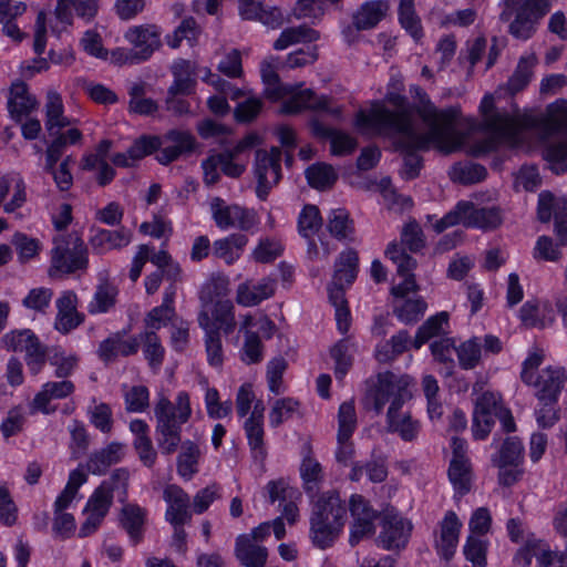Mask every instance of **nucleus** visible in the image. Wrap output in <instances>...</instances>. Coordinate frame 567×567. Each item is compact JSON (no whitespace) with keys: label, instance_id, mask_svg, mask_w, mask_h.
I'll use <instances>...</instances> for the list:
<instances>
[{"label":"nucleus","instance_id":"nucleus-24","mask_svg":"<svg viewBox=\"0 0 567 567\" xmlns=\"http://www.w3.org/2000/svg\"><path fill=\"white\" fill-rule=\"evenodd\" d=\"M310 127L315 136L330 138L331 153L337 156L351 154L357 148V141L349 134L324 126L319 120L312 118Z\"/></svg>","mask_w":567,"mask_h":567},{"label":"nucleus","instance_id":"nucleus-4","mask_svg":"<svg viewBox=\"0 0 567 567\" xmlns=\"http://www.w3.org/2000/svg\"><path fill=\"white\" fill-rule=\"evenodd\" d=\"M400 135L396 145L403 154L401 176L406 181L416 178L422 168V157L417 155V151H427L432 143L437 144L446 152H451L460 145V141L454 137V134L441 133L436 136L433 132L417 133L414 130L400 133Z\"/></svg>","mask_w":567,"mask_h":567},{"label":"nucleus","instance_id":"nucleus-63","mask_svg":"<svg viewBox=\"0 0 567 567\" xmlns=\"http://www.w3.org/2000/svg\"><path fill=\"white\" fill-rule=\"evenodd\" d=\"M456 353L462 368L473 369L481 359V344L477 342V338L463 342L456 349Z\"/></svg>","mask_w":567,"mask_h":567},{"label":"nucleus","instance_id":"nucleus-41","mask_svg":"<svg viewBox=\"0 0 567 567\" xmlns=\"http://www.w3.org/2000/svg\"><path fill=\"white\" fill-rule=\"evenodd\" d=\"M320 34L315 29L307 25H299L285 29L279 38L274 43L275 50H285L291 44L299 42H315L319 39Z\"/></svg>","mask_w":567,"mask_h":567},{"label":"nucleus","instance_id":"nucleus-33","mask_svg":"<svg viewBox=\"0 0 567 567\" xmlns=\"http://www.w3.org/2000/svg\"><path fill=\"white\" fill-rule=\"evenodd\" d=\"M123 444L112 442L106 447L90 455L86 463L87 471L94 475L105 474L110 466L121 461Z\"/></svg>","mask_w":567,"mask_h":567},{"label":"nucleus","instance_id":"nucleus-6","mask_svg":"<svg viewBox=\"0 0 567 567\" xmlns=\"http://www.w3.org/2000/svg\"><path fill=\"white\" fill-rule=\"evenodd\" d=\"M544 360L542 352H533L523 363L522 381L537 389L535 395L539 402H557L558 395L567 380L561 368H546L536 374Z\"/></svg>","mask_w":567,"mask_h":567},{"label":"nucleus","instance_id":"nucleus-2","mask_svg":"<svg viewBox=\"0 0 567 567\" xmlns=\"http://www.w3.org/2000/svg\"><path fill=\"white\" fill-rule=\"evenodd\" d=\"M385 99L395 111L389 110L382 102H373L369 111L360 110L357 113L355 125L361 131L384 135L414 131L413 110L406 97L389 92Z\"/></svg>","mask_w":567,"mask_h":567},{"label":"nucleus","instance_id":"nucleus-40","mask_svg":"<svg viewBox=\"0 0 567 567\" xmlns=\"http://www.w3.org/2000/svg\"><path fill=\"white\" fill-rule=\"evenodd\" d=\"M537 63L538 60L534 53L524 55L519 59L513 75L506 84V89L511 94H515L528 85L533 76V69Z\"/></svg>","mask_w":567,"mask_h":567},{"label":"nucleus","instance_id":"nucleus-17","mask_svg":"<svg viewBox=\"0 0 567 567\" xmlns=\"http://www.w3.org/2000/svg\"><path fill=\"white\" fill-rule=\"evenodd\" d=\"M502 406L493 392H484L477 398L473 413L472 432L475 440H484L491 433L494 424L493 416Z\"/></svg>","mask_w":567,"mask_h":567},{"label":"nucleus","instance_id":"nucleus-22","mask_svg":"<svg viewBox=\"0 0 567 567\" xmlns=\"http://www.w3.org/2000/svg\"><path fill=\"white\" fill-rule=\"evenodd\" d=\"M74 390V383L69 380L47 382L30 403V412L35 413L40 411L44 414H50L55 411V408L50 406V401L68 398Z\"/></svg>","mask_w":567,"mask_h":567},{"label":"nucleus","instance_id":"nucleus-3","mask_svg":"<svg viewBox=\"0 0 567 567\" xmlns=\"http://www.w3.org/2000/svg\"><path fill=\"white\" fill-rule=\"evenodd\" d=\"M346 517L347 507L339 493H322L315 503L310 517L312 543L321 549L332 546L344 526Z\"/></svg>","mask_w":567,"mask_h":567},{"label":"nucleus","instance_id":"nucleus-45","mask_svg":"<svg viewBox=\"0 0 567 567\" xmlns=\"http://www.w3.org/2000/svg\"><path fill=\"white\" fill-rule=\"evenodd\" d=\"M210 323L220 333L229 334L236 327L234 306L229 300H218L212 311Z\"/></svg>","mask_w":567,"mask_h":567},{"label":"nucleus","instance_id":"nucleus-26","mask_svg":"<svg viewBox=\"0 0 567 567\" xmlns=\"http://www.w3.org/2000/svg\"><path fill=\"white\" fill-rule=\"evenodd\" d=\"M199 327L205 331V346L208 363L212 367H220L224 361L220 333L210 323V316L206 309L198 315Z\"/></svg>","mask_w":567,"mask_h":567},{"label":"nucleus","instance_id":"nucleus-9","mask_svg":"<svg viewBox=\"0 0 567 567\" xmlns=\"http://www.w3.org/2000/svg\"><path fill=\"white\" fill-rule=\"evenodd\" d=\"M131 49L118 51L123 63L135 64L148 60L161 45V31L155 24L130 28L124 35Z\"/></svg>","mask_w":567,"mask_h":567},{"label":"nucleus","instance_id":"nucleus-56","mask_svg":"<svg viewBox=\"0 0 567 567\" xmlns=\"http://www.w3.org/2000/svg\"><path fill=\"white\" fill-rule=\"evenodd\" d=\"M238 205H226L224 199L219 197L213 198L210 210L213 219L220 229L235 227V217Z\"/></svg>","mask_w":567,"mask_h":567},{"label":"nucleus","instance_id":"nucleus-57","mask_svg":"<svg viewBox=\"0 0 567 567\" xmlns=\"http://www.w3.org/2000/svg\"><path fill=\"white\" fill-rule=\"evenodd\" d=\"M487 175L486 168L481 164H456L451 177L462 184H474L483 181Z\"/></svg>","mask_w":567,"mask_h":567},{"label":"nucleus","instance_id":"nucleus-28","mask_svg":"<svg viewBox=\"0 0 567 567\" xmlns=\"http://www.w3.org/2000/svg\"><path fill=\"white\" fill-rule=\"evenodd\" d=\"M131 238L132 233L123 227L116 230L97 229L90 238V245L97 254H104L127 246Z\"/></svg>","mask_w":567,"mask_h":567},{"label":"nucleus","instance_id":"nucleus-8","mask_svg":"<svg viewBox=\"0 0 567 567\" xmlns=\"http://www.w3.org/2000/svg\"><path fill=\"white\" fill-rule=\"evenodd\" d=\"M492 230L502 224L501 210L496 207H475L471 202H460L453 210L437 220L433 228L437 234L455 225Z\"/></svg>","mask_w":567,"mask_h":567},{"label":"nucleus","instance_id":"nucleus-37","mask_svg":"<svg viewBox=\"0 0 567 567\" xmlns=\"http://www.w3.org/2000/svg\"><path fill=\"white\" fill-rule=\"evenodd\" d=\"M70 8H73L80 18L91 20L97 12V2L96 0H58L55 14L61 22L71 23Z\"/></svg>","mask_w":567,"mask_h":567},{"label":"nucleus","instance_id":"nucleus-54","mask_svg":"<svg viewBox=\"0 0 567 567\" xmlns=\"http://www.w3.org/2000/svg\"><path fill=\"white\" fill-rule=\"evenodd\" d=\"M399 245L411 252H417L425 247V236L416 220H411L403 226Z\"/></svg>","mask_w":567,"mask_h":567},{"label":"nucleus","instance_id":"nucleus-47","mask_svg":"<svg viewBox=\"0 0 567 567\" xmlns=\"http://www.w3.org/2000/svg\"><path fill=\"white\" fill-rule=\"evenodd\" d=\"M449 477L454 489L463 496L471 489L472 468L470 461H451Z\"/></svg>","mask_w":567,"mask_h":567},{"label":"nucleus","instance_id":"nucleus-49","mask_svg":"<svg viewBox=\"0 0 567 567\" xmlns=\"http://www.w3.org/2000/svg\"><path fill=\"white\" fill-rule=\"evenodd\" d=\"M385 256L396 265L398 275L401 277L414 276L413 270L416 268V260L405 252L399 243L392 241L385 249Z\"/></svg>","mask_w":567,"mask_h":567},{"label":"nucleus","instance_id":"nucleus-46","mask_svg":"<svg viewBox=\"0 0 567 567\" xmlns=\"http://www.w3.org/2000/svg\"><path fill=\"white\" fill-rule=\"evenodd\" d=\"M115 488H117V485L102 482L89 498L85 512H93L105 516L112 505Z\"/></svg>","mask_w":567,"mask_h":567},{"label":"nucleus","instance_id":"nucleus-62","mask_svg":"<svg viewBox=\"0 0 567 567\" xmlns=\"http://www.w3.org/2000/svg\"><path fill=\"white\" fill-rule=\"evenodd\" d=\"M426 303L421 299H408L394 309L396 317L406 324L416 322L424 313Z\"/></svg>","mask_w":567,"mask_h":567},{"label":"nucleus","instance_id":"nucleus-39","mask_svg":"<svg viewBox=\"0 0 567 567\" xmlns=\"http://www.w3.org/2000/svg\"><path fill=\"white\" fill-rule=\"evenodd\" d=\"M359 257L355 250L348 249L341 252L334 264L332 281L334 285H351L358 274Z\"/></svg>","mask_w":567,"mask_h":567},{"label":"nucleus","instance_id":"nucleus-34","mask_svg":"<svg viewBox=\"0 0 567 567\" xmlns=\"http://www.w3.org/2000/svg\"><path fill=\"white\" fill-rule=\"evenodd\" d=\"M235 555L246 567H265L267 549L255 545L248 536L240 535L236 539Z\"/></svg>","mask_w":567,"mask_h":567},{"label":"nucleus","instance_id":"nucleus-55","mask_svg":"<svg viewBox=\"0 0 567 567\" xmlns=\"http://www.w3.org/2000/svg\"><path fill=\"white\" fill-rule=\"evenodd\" d=\"M337 439L350 440L357 427V414L353 401L343 402L338 412Z\"/></svg>","mask_w":567,"mask_h":567},{"label":"nucleus","instance_id":"nucleus-14","mask_svg":"<svg viewBox=\"0 0 567 567\" xmlns=\"http://www.w3.org/2000/svg\"><path fill=\"white\" fill-rule=\"evenodd\" d=\"M382 530L378 536V543L386 550L405 547L411 532L410 523L393 512H385L381 517Z\"/></svg>","mask_w":567,"mask_h":567},{"label":"nucleus","instance_id":"nucleus-51","mask_svg":"<svg viewBox=\"0 0 567 567\" xmlns=\"http://www.w3.org/2000/svg\"><path fill=\"white\" fill-rule=\"evenodd\" d=\"M244 429L254 457L264 461L267 455L264 442V421L246 420Z\"/></svg>","mask_w":567,"mask_h":567},{"label":"nucleus","instance_id":"nucleus-20","mask_svg":"<svg viewBox=\"0 0 567 567\" xmlns=\"http://www.w3.org/2000/svg\"><path fill=\"white\" fill-rule=\"evenodd\" d=\"M78 296L72 290L64 291L56 300L58 313L54 321V328L66 334L78 328L83 321L84 316L76 310Z\"/></svg>","mask_w":567,"mask_h":567},{"label":"nucleus","instance_id":"nucleus-5","mask_svg":"<svg viewBox=\"0 0 567 567\" xmlns=\"http://www.w3.org/2000/svg\"><path fill=\"white\" fill-rule=\"evenodd\" d=\"M89 267V250L78 231L59 235L53 239L50 277L85 271Z\"/></svg>","mask_w":567,"mask_h":567},{"label":"nucleus","instance_id":"nucleus-61","mask_svg":"<svg viewBox=\"0 0 567 567\" xmlns=\"http://www.w3.org/2000/svg\"><path fill=\"white\" fill-rule=\"evenodd\" d=\"M197 34L198 25L193 17H188L181 22L172 35L167 37V44L176 49L184 39L189 42L196 40Z\"/></svg>","mask_w":567,"mask_h":567},{"label":"nucleus","instance_id":"nucleus-30","mask_svg":"<svg viewBox=\"0 0 567 567\" xmlns=\"http://www.w3.org/2000/svg\"><path fill=\"white\" fill-rule=\"evenodd\" d=\"M118 289L109 279H103L95 287V291L87 302V312L90 315L106 313L112 310L117 300Z\"/></svg>","mask_w":567,"mask_h":567},{"label":"nucleus","instance_id":"nucleus-58","mask_svg":"<svg viewBox=\"0 0 567 567\" xmlns=\"http://www.w3.org/2000/svg\"><path fill=\"white\" fill-rule=\"evenodd\" d=\"M388 430L399 433L402 440L411 442L416 439L420 424L412 420L410 414H404L388 421Z\"/></svg>","mask_w":567,"mask_h":567},{"label":"nucleus","instance_id":"nucleus-7","mask_svg":"<svg viewBox=\"0 0 567 567\" xmlns=\"http://www.w3.org/2000/svg\"><path fill=\"white\" fill-rule=\"evenodd\" d=\"M550 6V0H504L499 20L508 22L515 11L508 32L516 39L527 40L535 32L538 21L548 13Z\"/></svg>","mask_w":567,"mask_h":567},{"label":"nucleus","instance_id":"nucleus-23","mask_svg":"<svg viewBox=\"0 0 567 567\" xmlns=\"http://www.w3.org/2000/svg\"><path fill=\"white\" fill-rule=\"evenodd\" d=\"M461 522L452 511L447 512L440 525V536L435 542L439 554L450 560L458 543Z\"/></svg>","mask_w":567,"mask_h":567},{"label":"nucleus","instance_id":"nucleus-32","mask_svg":"<svg viewBox=\"0 0 567 567\" xmlns=\"http://www.w3.org/2000/svg\"><path fill=\"white\" fill-rule=\"evenodd\" d=\"M146 509L136 504H125L120 513V524L128 534L131 540L137 544L143 538Z\"/></svg>","mask_w":567,"mask_h":567},{"label":"nucleus","instance_id":"nucleus-53","mask_svg":"<svg viewBox=\"0 0 567 567\" xmlns=\"http://www.w3.org/2000/svg\"><path fill=\"white\" fill-rule=\"evenodd\" d=\"M322 226L319 208L306 205L298 218V231L305 238H311Z\"/></svg>","mask_w":567,"mask_h":567},{"label":"nucleus","instance_id":"nucleus-59","mask_svg":"<svg viewBox=\"0 0 567 567\" xmlns=\"http://www.w3.org/2000/svg\"><path fill=\"white\" fill-rule=\"evenodd\" d=\"M220 171L230 178L240 177L246 171V164L240 163V156L230 148L216 153Z\"/></svg>","mask_w":567,"mask_h":567},{"label":"nucleus","instance_id":"nucleus-36","mask_svg":"<svg viewBox=\"0 0 567 567\" xmlns=\"http://www.w3.org/2000/svg\"><path fill=\"white\" fill-rule=\"evenodd\" d=\"M247 243V236L243 234H231L228 237L214 241L213 254L215 257L223 259L226 264L231 265L240 257V251Z\"/></svg>","mask_w":567,"mask_h":567},{"label":"nucleus","instance_id":"nucleus-64","mask_svg":"<svg viewBox=\"0 0 567 567\" xmlns=\"http://www.w3.org/2000/svg\"><path fill=\"white\" fill-rule=\"evenodd\" d=\"M161 147L162 143L158 136H143L134 142L127 150V154L131 161L135 162L158 151Z\"/></svg>","mask_w":567,"mask_h":567},{"label":"nucleus","instance_id":"nucleus-29","mask_svg":"<svg viewBox=\"0 0 567 567\" xmlns=\"http://www.w3.org/2000/svg\"><path fill=\"white\" fill-rule=\"evenodd\" d=\"M480 107L484 115L485 126L489 131L501 134H515V120L507 113L494 112V99L492 96H484Z\"/></svg>","mask_w":567,"mask_h":567},{"label":"nucleus","instance_id":"nucleus-42","mask_svg":"<svg viewBox=\"0 0 567 567\" xmlns=\"http://www.w3.org/2000/svg\"><path fill=\"white\" fill-rule=\"evenodd\" d=\"M327 228L338 240L352 239L351 236L354 233L353 221L343 208L333 209L329 213Z\"/></svg>","mask_w":567,"mask_h":567},{"label":"nucleus","instance_id":"nucleus-21","mask_svg":"<svg viewBox=\"0 0 567 567\" xmlns=\"http://www.w3.org/2000/svg\"><path fill=\"white\" fill-rule=\"evenodd\" d=\"M125 331L114 332L100 343L97 355L104 363L114 362L118 355L128 357L137 352L138 339H125Z\"/></svg>","mask_w":567,"mask_h":567},{"label":"nucleus","instance_id":"nucleus-48","mask_svg":"<svg viewBox=\"0 0 567 567\" xmlns=\"http://www.w3.org/2000/svg\"><path fill=\"white\" fill-rule=\"evenodd\" d=\"M140 344L143 343V352L150 365L157 368L164 360V348L156 332L144 331L138 337Z\"/></svg>","mask_w":567,"mask_h":567},{"label":"nucleus","instance_id":"nucleus-13","mask_svg":"<svg viewBox=\"0 0 567 567\" xmlns=\"http://www.w3.org/2000/svg\"><path fill=\"white\" fill-rule=\"evenodd\" d=\"M349 511L352 516L349 543L351 546H355L362 539L371 537L375 533L374 520L379 517V514L363 496L358 494L350 497Z\"/></svg>","mask_w":567,"mask_h":567},{"label":"nucleus","instance_id":"nucleus-27","mask_svg":"<svg viewBox=\"0 0 567 567\" xmlns=\"http://www.w3.org/2000/svg\"><path fill=\"white\" fill-rule=\"evenodd\" d=\"M38 105L34 96H32L28 86L23 82H17L11 85L10 97L8 101V110L11 117L21 121L23 116H28Z\"/></svg>","mask_w":567,"mask_h":567},{"label":"nucleus","instance_id":"nucleus-15","mask_svg":"<svg viewBox=\"0 0 567 567\" xmlns=\"http://www.w3.org/2000/svg\"><path fill=\"white\" fill-rule=\"evenodd\" d=\"M159 140L162 147L158 150L156 158L163 165L176 161L184 154L192 153L196 145L194 135L189 131L183 130H171Z\"/></svg>","mask_w":567,"mask_h":567},{"label":"nucleus","instance_id":"nucleus-38","mask_svg":"<svg viewBox=\"0 0 567 567\" xmlns=\"http://www.w3.org/2000/svg\"><path fill=\"white\" fill-rule=\"evenodd\" d=\"M299 471L305 492L315 496L324 480L321 464L309 454L302 458Z\"/></svg>","mask_w":567,"mask_h":567},{"label":"nucleus","instance_id":"nucleus-52","mask_svg":"<svg viewBox=\"0 0 567 567\" xmlns=\"http://www.w3.org/2000/svg\"><path fill=\"white\" fill-rule=\"evenodd\" d=\"M399 19L401 25L411 34L414 40L422 38L421 20L414 10V0H400Z\"/></svg>","mask_w":567,"mask_h":567},{"label":"nucleus","instance_id":"nucleus-10","mask_svg":"<svg viewBox=\"0 0 567 567\" xmlns=\"http://www.w3.org/2000/svg\"><path fill=\"white\" fill-rule=\"evenodd\" d=\"M410 93L417 100L416 113L427 125L429 132H433L436 136L441 133L454 134V123L460 115L458 107L451 106L439 110L427 93L419 85H412Z\"/></svg>","mask_w":567,"mask_h":567},{"label":"nucleus","instance_id":"nucleus-18","mask_svg":"<svg viewBox=\"0 0 567 567\" xmlns=\"http://www.w3.org/2000/svg\"><path fill=\"white\" fill-rule=\"evenodd\" d=\"M163 498L167 503L165 518L172 525H185L192 519L188 494L178 485L171 484L164 488Z\"/></svg>","mask_w":567,"mask_h":567},{"label":"nucleus","instance_id":"nucleus-25","mask_svg":"<svg viewBox=\"0 0 567 567\" xmlns=\"http://www.w3.org/2000/svg\"><path fill=\"white\" fill-rule=\"evenodd\" d=\"M275 290L276 280L269 277L262 278L258 282L247 281L238 286L237 302L245 307L257 306L274 296Z\"/></svg>","mask_w":567,"mask_h":567},{"label":"nucleus","instance_id":"nucleus-19","mask_svg":"<svg viewBox=\"0 0 567 567\" xmlns=\"http://www.w3.org/2000/svg\"><path fill=\"white\" fill-rule=\"evenodd\" d=\"M329 99L326 95L318 96L312 90L306 89L298 91L291 99L284 102L281 113L297 114L302 110L319 111L324 110L331 115L339 117L341 110L329 109Z\"/></svg>","mask_w":567,"mask_h":567},{"label":"nucleus","instance_id":"nucleus-11","mask_svg":"<svg viewBox=\"0 0 567 567\" xmlns=\"http://www.w3.org/2000/svg\"><path fill=\"white\" fill-rule=\"evenodd\" d=\"M8 351L25 352V362L32 374H38L47 360V348L30 329L13 330L1 339Z\"/></svg>","mask_w":567,"mask_h":567},{"label":"nucleus","instance_id":"nucleus-16","mask_svg":"<svg viewBox=\"0 0 567 567\" xmlns=\"http://www.w3.org/2000/svg\"><path fill=\"white\" fill-rule=\"evenodd\" d=\"M402 384V381L390 371L379 373L375 380L370 381L365 394L367 406H371L377 414H380Z\"/></svg>","mask_w":567,"mask_h":567},{"label":"nucleus","instance_id":"nucleus-50","mask_svg":"<svg viewBox=\"0 0 567 567\" xmlns=\"http://www.w3.org/2000/svg\"><path fill=\"white\" fill-rule=\"evenodd\" d=\"M449 320L447 312H440L430 317L417 330L413 341V347L420 349L431 338L439 336L442 332L443 324Z\"/></svg>","mask_w":567,"mask_h":567},{"label":"nucleus","instance_id":"nucleus-31","mask_svg":"<svg viewBox=\"0 0 567 567\" xmlns=\"http://www.w3.org/2000/svg\"><path fill=\"white\" fill-rule=\"evenodd\" d=\"M389 8L386 0L368 1L353 14V25L357 30L372 29L385 17Z\"/></svg>","mask_w":567,"mask_h":567},{"label":"nucleus","instance_id":"nucleus-35","mask_svg":"<svg viewBox=\"0 0 567 567\" xmlns=\"http://www.w3.org/2000/svg\"><path fill=\"white\" fill-rule=\"evenodd\" d=\"M45 116V128L50 136L60 134V131L63 127H66L71 124V121L63 114V103L60 94L56 92L48 93Z\"/></svg>","mask_w":567,"mask_h":567},{"label":"nucleus","instance_id":"nucleus-60","mask_svg":"<svg viewBox=\"0 0 567 567\" xmlns=\"http://www.w3.org/2000/svg\"><path fill=\"white\" fill-rule=\"evenodd\" d=\"M262 343L257 332L246 331L241 360L246 364H256L262 360Z\"/></svg>","mask_w":567,"mask_h":567},{"label":"nucleus","instance_id":"nucleus-43","mask_svg":"<svg viewBox=\"0 0 567 567\" xmlns=\"http://www.w3.org/2000/svg\"><path fill=\"white\" fill-rule=\"evenodd\" d=\"M522 461L523 445L515 436L507 437L502 444L498 455L493 457V462L498 468L508 466L518 467Z\"/></svg>","mask_w":567,"mask_h":567},{"label":"nucleus","instance_id":"nucleus-12","mask_svg":"<svg viewBox=\"0 0 567 567\" xmlns=\"http://www.w3.org/2000/svg\"><path fill=\"white\" fill-rule=\"evenodd\" d=\"M281 151L271 147L270 152L257 150L255 155L254 173L257 178L256 195L265 200L274 185L281 178Z\"/></svg>","mask_w":567,"mask_h":567},{"label":"nucleus","instance_id":"nucleus-44","mask_svg":"<svg viewBox=\"0 0 567 567\" xmlns=\"http://www.w3.org/2000/svg\"><path fill=\"white\" fill-rule=\"evenodd\" d=\"M305 174L309 185L319 190L330 188L338 178L334 168L326 163L312 164Z\"/></svg>","mask_w":567,"mask_h":567},{"label":"nucleus","instance_id":"nucleus-1","mask_svg":"<svg viewBox=\"0 0 567 567\" xmlns=\"http://www.w3.org/2000/svg\"><path fill=\"white\" fill-rule=\"evenodd\" d=\"M156 417V442L164 455H172L181 445L177 456L178 474L190 480L198 472L200 458L199 446L189 440L182 443V425L186 423L192 414L189 395L187 392H179L175 403L162 396L154 408Z\"/></svg>","mask_w":567,"mask_h":567}]
</instances>
